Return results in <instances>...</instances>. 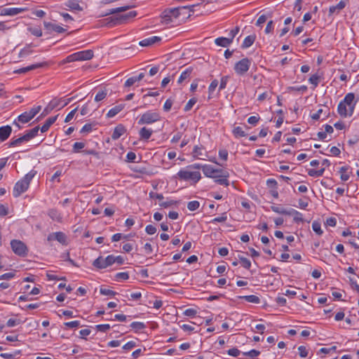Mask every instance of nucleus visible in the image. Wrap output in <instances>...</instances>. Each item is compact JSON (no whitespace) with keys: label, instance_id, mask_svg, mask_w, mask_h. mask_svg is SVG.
<instances>
[{"label":"nucleus","instance_id":"obj_1","mask_svg":"<svg viewBox=\"0 0 359 359\" xmlns=\"http://www.w3.org/2000/svg\"><path fill=\"white\" fill-rule=\"evenodd\" d=\"M187 7H177L165 9L161 15V22L168 25L178 21L179 23L184 22V19L189 17L190 14L185 12Z\"/></svg>","mask_w":359,"mask_h":359},{"label":"nucleus","instance_id":"obj_2","mask_svg":"<svg viewBox=\"0 0 359 359\" xmlns=\"http://www.w3.org/2000/svg\"><path fill=\"white\" fill-rule=\"evenodd\" d=\"M36 174V171L32 170L26 174L22 179L15 183L13 192L14 197H19L28 189L29 184Z\"/></svg>","mask_w":359,"mask_h":359},{"label":"nucleus","instance_id":"obj_3","mask_svg":"<svg viewBox=\"0 0 359 359\" xmlns=\"http://www.w3.org/2000/svg\"><path fill=\"white\" fill-rule=\"evenodd\" d=\"M203 172L207 177L213 179L219 178V177L229 176L228 171L222 169L215 168L212 165L207 164L204 165V167L203 168Z\"/></svg>","mask_w":359,"mask_h":359},{"label":"nucleus","instance_id":"obj_4","mask_svg":"<svg viewBox=\"0 0 359 359\" xmlns=\"http://www.w3.org/2000/svg\"><path fill=\"white\" fill-rule=\"evenodd\" d=\"M93 51L92 50H81L68 55L66 59V62H72L75 61H84L93 58Z\"/></svg>","mask_w":359,"mask_h":359},{"label":"nucleus","instance_id":"obj_5","mask_svg":"<svg viewBox=\"0 0 359 359\" xmlns=\"http://www.w3.org/2000/svg\"><path fill=\"white\" fill-rule=\"evenodd\" d=\"M177 176L180 180L185 181L191 180L194 183L198 182L201 178V175L199 171H194L189 168L187 170H180L177 172Z\"/></svg>","mask_w":359,"mask_h":359},{"label":"nucleus","instance_id":"obj_6","mask_svg":"<svg viewBox=\"0 0 359 359\" xmlns=\"http://www.w3.org/2000/svg\"><path fill=\"white\" fill-rule=\"evenodd\" d=\"M160 119L161 116L158 113L152 111H148L140 116L137 123L139 125L151 124L159 121Z\"/></svg>","mask_w":359,"mask_h":359},{"label":"nucleus","instance_id":"obj_7","mask_svg":"<svg viewBox=\"0 0 359 359\" xmlns=\"http://www.w3.org/2000/svg\"><path fill=\"white\" fill-rule=\"evenodd\" d=\"M11 247L13 252L20 257H25L27 255L28 249L27 245L20 240H12Z\"/></svg>","mask_w":359,"mask_h":359},{"label":"nucleus","instance_id":"obj_8","mask_svg":"<svg viewBox=\"0 0 359 359\" xmlns=\"http://www.w3.org/2000/svg\"><path fill=\"white\" fill-rule=\"evenodd\" d=\"M251 63L248 57L243 58L235 64L233 69L238 75L243 76L249 70Z\"/></svg>","mask_w":359,"mask_h":359},{"label":"nucleus","instance_id":"obj_9","mask_svg":"<svg viewBox=\"0 0 359 359\" xmlns=\"http://www.w3.org/2000/svg\"><path fill=\"white\" fill-rule=\"evenodd\" d=\"M114 263V255H108L106 258L100 256L93 262V266L99 269H105Z\"/></svg>","mask_w":359,"mask_h":359},{"label":"nucleus","instance_id":"obj_10","mask_svg":"<svg viewBox=\"0 0 359 359\" xmlns=\"http://www.w3.org/2000/svg\"><path fill=\"white\" fill-rule=\"evenodd\" d=\"M27 10V8H5L1 10L0 15L14 16Z\"/></svg>","mask_w":359,"mask_h":359},{"label":"nucleus","instance_id":"obj_11","mask_svg":"<svg viewBox=\"0 0 359 359\" xmlns=\"http://www.w3.org/2000/svg\"><path fill=\"white\" fill-rule=\"evenodd\" d=\"M43 25L48 34H50L52 32H55L57 33H63L66 30L65 29H64L63 27H62L60 25L53 24L51 22H46V21L43 22Z\"/></svg>","mask_w":359,"mask_h":359},{"label":"nucleus","instance_id":"obj_12","mask_svg":"<svg viewBox=\"0 0 359 359\" xmlns=\"http://www.w3.org/2000/svg\"><path fill=\"white\" fill-rule=\"evenodd\" d=\"M354 98V94L352 93H349L347 95H346L344 99L341 101L348 106L349 110V116H351L353 112L355 107V104L353 103Z\"/></svg>","mask_w":359,"mask_h":359},{"label":"nucleus","instance_id":"obj_13","mask_svg":"<svg viewBox=\"0 0 359 359\" xmlns=\"http://www.w3.org/2000/svg\"><path fill=\"white\" fill-rule=\"evenodd\" d=\"M137 15V12L135 11H130L126 14H123L119 15L117 18H115V19H111V21L114 22V25H116L118 23H121L123 22H125L126 20L133 18Z\"/></svg>","mask_w":359,"mask_h":359},{"label":"nucleus","instance_id":"obj_14","mask_svg":"<svg viewBox=\"0 0 359 359\" xmlns=\"http://www.w3.org/2000/svg\"><path fill=\"white\" fill-rule=\"evenodd\" d=\"M66 238L65 234L60 231L49 234L48 236V241L56 240L63 245L66 244Z\"/></svg>","mask_w":359,"mask_h":359},{"label":"nucleus","instance_id":"obj_15","mask_svg":"<svg viewBox=\"0 0 359 359\" xmlns=\"http://www.w3.org/2000/svg\"><path fill=\"white\" fill-rule=\"evenodd\" d=\"M46 65V64L45 62L44 63H37V64H34V65H32L27 66L26 67L20 68L19 69L15 70L14 72L16 73V74H25V73H27V72H28L29 71L36 69L39 68V67H44Z\"/></svg>","mask_w":359,"mask_h":359},{"label":"nucleus","instance_id":"obj_16","mask_svg":"<svg viewBox=\"0 0 359 359\" xmlns=\"http://www.w3.org/2000/svg\"><path fill=\"white\" fill-rule=\"evenodd\" d=\"M161 41V38L159 36H154L151 37H149L147 39H144L140 41L139 44L141 46H150L157 42H159Z\"/></svg>","mask_w":359,"mask_h":359},{"label":"nucleus","instance_id":"obj_17","mask_svg":"<svg viewBox=\"0 0 359 359\" xmlns=\"http://www.w3.org/2000/svg\"><path fill=\"white\" fill-rule=\"evenodd\" d=\"M12 132V128L10 126L0 127V140L5 141L8 138Z\"/></svg>","mask_w":359,"mask_h":359},{"label":"nucleus","instance_id":"obj_18","mask_svg":"<svg viewBox=\"0 0 359 359\" xmlns=\"http://www.w3.org/2000/svg\"><path fill=\"white\" fill-rule=\"evenodd\" d=\"M65 5L70 11H83V8L79 5V1H77V0H67L65 3Z\"/></svg>","mask_w":359,"mask_h":359},{"label":"nucleus","instance_id":"obj_19","mask_svg":"<svg viewBox=\"0 0 359 359\" xmlns=\"http://www.w3.org/2000/svg\"><path fill=\"white\" fill-rule=\"evenodd\" d=\"M126 130L125 128V127L121 125V124H119L118 125L114 130V132L111 135V138L112 140H118L121 136H122L125 133H126Z\"/></svg>","mask_w":359,"mask_h":359},{"label":"nucleus","instance_id":"obj_20","mask_svg":"<svg viewBox=\"0 0 359 359\" xmlns=\"http://www.w3.org/2000/svg\"><path fill=\"white\" fill-rule=\"evenodd\" d=\"M348 0H341L336 6H332L329 8V15H331L336 11L339 13L341 10L345 8Z\"/></svg>","mask_w":359,"mask_h":359},{"label":"nucleus","instance_id":"obj_21","mask_svg":"<svg viewBox=\"0 0 359 359\" xmlns=\"http://www.w3.org/2000/svg\"><path fill=\"white\" fill-rule=\"evenodd\" d=\"M57 116H58V115L55 116H51V117H49L48 118H47L46 121H45V123H43V125L41 126V128H40L41 132V133L46 132L49 129V128L55 122V121L57 118Z\"/></svg>","mask_w":359,"mask_h":359},{"label":"nucleus","instance_id":"obj_22","mask_svg":"<svg viewBox=\"0 0 359 359\" xmlns=\"http://www.w3.org/2000/svg\"><path fill=\"white\" fill-rule=\"evenodd\" d=\"M153 133V130L150 128L143 127L139 132L140 137L141 140H149Z\"/></svg>","mask_w":359,"mask_h":359},{"label":"nucleus","instance_id":"obj_23","mask_svg":"<svg viewBox=\"0 0 359 359\" xmlns=\"http://www.w3.org/2000/svg\"><path fill=\"white\" fill-rule=\"evenodd\" d=\"M125 105L123 104H120L114 107L113 108L109 109V111L107 114V116L108 118H112L115 116L116 114H118L120 111H121L123 109Z\"/></svg>","mask_w":359,"mask_h":359},{"label":"nucleus","instance_id":"obj_24","mask_svg":"<svg viewBox=\"0 0 359 359\" xmlns=\"http://www.w3.org/2000/svg\"><path fill=\"white\" fill-rule=\"evenodd\" d=\"M203 150H204V148L202 146H198V145L195 146L193 149L194 157L199 158V159H204L203 157L207 156V155L203 154Z\"/></svg>","mask_w":359,"mask_h":359},{"label":"nucleus","instance_id":"obj_25","mask_svg":"<svg viewBox=\"0 0 359 359\" xmlns=\"http://www.w3.org/2000/svg\"><path fill=\"white\" fill-rule=\"evenodd\" d=\"M192 72H193L192 67H190L187 68L184 71H183L182 72L181 75L180 76V77L178 79L177 83L179 84H181L184 81L190 78Z\"/></svg>","mask_w":359,"mask_h":359},{"label":"nucleus","instance_id":"obj_26","mask_svg":"<svg viewBox=\"0 0 359 359\" xmlns=\"http://www.w3.org/2000/svg\"><path fill=\"white\" fill-rule=\"evenodd\" d=\"M215 43L218 46L228 47L232 42L231 39L218 37L215 40Z\"/></svg>","mask_w":359,"mask_h":359},{"label":"nucleus","instance_id":"obj_27","mask_svg":"<svg viewBox=\"0 0 359 359\" xmlns=\"http://www.w3.org/2000/svg\"><path fill=\"white\" fill-rule=\"evenodd\" d=\"M255 39H256V36L255 34L249 35V36H246L241 45V48H249L254 43Z\"/></svg>","mask_w":359,"mask_h":359},{"label":"nucleus","instance_id":"obj_28","mask_svg":"<svg viewBox=\"0 0 359 359\" xmlns=\"http://www.w3.org/2000/svg\"><path fill=\"white\" fill-rule=\"evenodd\" d=\"M347 105L344 104V102H340L339 105H338V107H337V110H338V113L340 114V116H347L348 115L349 116V110L347 109Z\"/></svg>","mask_w":359,"mask_h":359},{"label":"nucleus","instance_id":"obj_29","mask_svg":"<svg viewBox=\"0 0 359 359\" xmlns=\"http://www.w3.org/2000/svg\"><path fill=\"white\" fill-rule=\"evenodd\" d=\"M130 8V6H121L115 8L110 9L108 12L102 15V16H107L108 15L124 12Z\"/></svg>","mask_w":359,"mask_h":359},{"label":"nucleus","instance_id":"obj_30","mask_svg":"<svg viewBox=\"0 0 359 359\" xmlns=\"http://www.w3.org/2000/svg\"><path fill=\"white\" fill-rule=\"evenodd\" d=\"M232 133L236 137H241L247 135L243 128L240 126L235 127Z\"/></svg>","mask_w":359,"mask_h":359},{"label":"nucleus","instance_id":"obj_31","mask_svg":"<svg viewBox=\"0 0 359 359\" xmlns=\"http://www.w3.org/2000/svg\"><path fill=\"white\" fill-rule=\"evenodd\" d=\"M130 327L135 332H138L144 330L146 327V325L142 322H133L130 324Z\"/></svg>","mask_w":359,"mask_h":359},{"label":"nucleus","instance_id":"obj_32","mask_svg":"<svg viewBox=\"0 0 359 359\" xmlns=\"http://www.w3.org/2000/svg\"><path fill=\"white\" fill-rule=\"evenodd\" d=\"M61 102H62L61 98L60 99H53V100H51L49 102L48 106L46 107V109H49L50 111H52L55 108L57 107L60 104Z\"/></svg>","mask_w":359,"mask_h":359},{"label":"nucleus","instance_id":"obj_33","mask_svg":"<svg viewBox=\"0 0 359 359\" xmlns=\"http://www.w3.org/2000/svg\"><path fill=\"white\" fill-rule=\"evenodd\" d=\"M241 298L244 299L248 302L253 303V304H259L260 303V299L256 296V295H247L241 297Z\"/></svg>","mask_w":359,"mask_h":359},{"label":"nucleus","instance_id":"obj_34","mask_svg":"<svg viewBox=\"0 0 359 359\" xmlns=\"http://www.w3.org/2000/svg\"><path fill=\"white\" fill-rule=\"evenodd\" d=\"M31 119H32V117L29 115V114L27 111L22 113L18 117V121L22 123H28Z\"/></svg>","mask_w":359,"mask_h":359},{"label":"nucleus","instance_id":"obj_35","mask_svg":"<svg viewBox=\"0 0 359 359\" xmlns=\"http://www.w3.org/2000/svg\"><path fill=\"white\" fill-rule=\"evenodd\" d=\"M107 95V90L106 89L101 90L98 91L97 93L96 94V95L95 97V100L96 102L102 101V100H104L106 97Z\"/></svg>","mask_w":359,"mask_h":359},{"label":"nucleus","instance_id":"obj_36","mask_svg":"<svg viewBox=\"0 0 359 359\" xmlns=\"http://www.w3.org/2000/svg\"><path fill=\"white\" fill-rule=\"evenodd\" d=\"M348 168L343 166L340 168L339 172L341 173V180L342 181H347L349 179V175L347 173Z\"/></svg>","mask_w":359,"mask_h":359},{"label":"nucleus","instance_id":"obj_37","mask_svg":"<svg viewBox=\"0 0 359 359\" xmlns=\"http://www.w3.org/2000/svg\"><path fill=\"white\" fill-rule=\"evenodd\" d=\"M229 177H219V178H215V182L219 184L228 187L229 185Z\"/></svg>","mask_w":359,"mask_h":359},{"label":"nucleus","instance_id":"obj_38","mask_svg":"<svg viewBox=\"0 0 359 359\" xmlns=\"http://www.w3.org/2000/svg\"><path fill=\"white\" fill-rule=\"evenodd\" d=\"M200 206V203L197 201H192L188 203L187 204V208L190 211H194L196 210Z\"/></svg>","mask_w":359,"mask_h":359},{"label":"nucleus","instance_id":"obj_39","mask_svg":"<svg viewBox=\"0 0 359 359\" xmlns=\"http://www.w3.org/2000/svg\"><path fill=\"white\" fill-rule=\"evenodd\" d=\"M312 229L314 232L318 235L320 236L323 234V230L321 229L320 224L318 222H313L312 224Z\"/></svg>","mask_w":359,"mask_h":359},{"label":"nucleus","instance_id":"obj_40","mask_svg":"<svg viewBox=\"0 0 359 359\" xmlns=\"http://www.w3.org/2000/svg\"><path fill=\"white\" fill-rule=\"evenodd\" d=\"M20 353H21L20 351H16L13 352V353H1L0 356L1 358H6V359H13L16 355H20Z\"/></svg>","mask_w":359,"mask_h":359},{"label":"nucleus","instance_id":"obj_41","mask_svg":"<svg viewBox=\"0 0 359 359\" xmlns=\"http://www.w3.org/2000/svg\"><path fill=\"white\" fill-rule=\"evenodd\" d=\"M239 259L241 261V263L242 264V266L246 269H249L251 266V262L245 258V257H239Z\"/></svg>","mask_w":359,"mask_h":359},{"label":"nucleus","instance_id":"obj_42","mask_svg":"<svg viewBox=\"0 0 359 359\" xmlns=\"http://www.w3.org/2000/svg\"><path fill=\"white\" fill-rule=\"evenodd\" d=\"M28 30L34 36H36L37 37H40L42 36V31L39 27H30L28 29Z\"/></svg>","mask_w":359,"mask_h":359},{"label":"nucleus","instance_id":"obj_43","mask_svg":"<svg viewBox=\"0 0 359 359\" xmlns=\"http://www.w3.org/2000/svg\"><path fill=\"white\" fill-rule=\"evenodd\" d=\"M287 90L289 92H292V91H301V92H305L307 90V86H298V87H296V86H290L287 88Z\"/></svg>","mask_w":359,"mask_h":359},{"label":"nucleus","instance_id":"obj_44","mask_svg":"<svg viewBox=\"0 0 359 359\" xmlns=\"http://www.w3.org/2000/svg\"><path fill=\"white\" fill-rule=\"evenodd\" d=\"M115 278L116 280H126L129 278V274L127 272H119L116 274Z\"/></svg>","mask_w":359,"mask_h":359},{"label":"nucleus","instance_id":"obj_45","mask_svg":"<svg viewBox=\"0 0 359 359\" xmlns=\"http://www.w3.org/2000/svg\"><path fill=\"white\" fill-rule=\"evenodd\" d=\"M229 76H224L221 78L220 84L219 86V90H222L226 88V83L229 81Z\"/></svg>","mask_w":359,"mask_h":359},{"label":"nucleus","instance_id":"obj_46","mask_svg":"<svg viewBox=\"0 0 359 359\" xmlns=\"http://www.w3.org/2000/svg\"><path fill=\"white\" fill-rule=\"evenodd\" d=\"M259 354H260V351L255 350V349H252L250 351L243 353V355H248V356L250 357L251 358H255Z\"/></svg>","mask_w":359,"mask_h":359},{"label":"nucleus","instance_id":"obj_47","mask_svg":"<svg viewBox=\"0 0 359 359\" xmlns=\"http://www.w3.org/2000/svg\"><path fill=\"white\" fill-rule=\"evenodd\" d=\"M196 102H197V100L196 98L190 99L188 101V102L187 103V104L185 105L184 110L185 111H189L192 108V107L196 104Z\"/></svg>","mask_w":359,"mask_h":359},{"label":"nucleus","instance_id":"obj_48","mask_svg":"<svg viewBox=\"0 0 359 359\" xmlns=\"http://www.w3.org/2000/svg\"><path fill=\"white\" fill-rule=\"evenodd\" d=\"M48 215L54 220H59L60 217L58 212L55 209H51L48 211Z\"/></svg>","mask_w":359,"mask_h":359},{"label":"nucleus","instance_id":"obj_49","mask_svg":"<svg viewBox=\"0 0 359 359\" xmlns=\"http://www.w3.org/2000/svg\"><path fill=\"white\" fill-rule=\"evenodd\" d=\"M303 0H297L294 5V11L293 14L295 15L296 12L300 13L302 10V4Z\"/></svg>","mask_w":359,"mask_h":359},{"label":"nucleus","instance_id":"obj_50","mask_svg":"<svg viewBox=\"0 0 359 359\" xmlns=\"http://www.w3.org/2000/svg\"><path fill=\"white\" fill-rule=\"evenodd\" d=\"M41 107L37 106L36 107L32 108L29 111H27L29 115L33 118L41 110Z\"/></svg>","mask_w":359,"mask_h":359},{"label":"nucleus","instance_id":"obj_51","mask_svg":"<svg viewBox=\"0 0 359 359\" xmlns=\"http://www.w3.org/2000/svg\"><path fill=\"white\" fill-rule=\"evenodd\" d=\"M85 144L83 142H76L73 145V151L74 153L79 152L80 149L84 148Z\"/></svg>","mask_w":359,"mask_h":359},{"label":"nucleus","instance_id":"obj_52","mask_svg":"<svg viewBox=\"0 0 359 359\" xmlns=\"http://www.w3.org/2000/svg\"><path fill=\"white\" fill-rule=\"evenodd\" d=\"M292 216H293L294 222H297V223L303 222L302 214L301 212H299V211L295 210L294 214Z\"/></svg>","mask_w":359,"mask_h":359},{"label":"nucleus","instance_id":"obj_53","mask_svg":"<svg viewBox=\"0 0 359 359\" xmlns=\"http://www.w3.org/2000/svg\"><path fill=\"white\" fill-rule=\"evenodd\" d=\"M320 77L317 74H313L309 79V82L315 87L318 85Z\"/></svg>","mask_w":359,"mask_h":359},{"label":"nucleus","instance_id":"obj_54","mask_svg":"<svg viewBox=\"0 0 359 359\" xmlns=\"http://www.w3.org/2000/svg\"><path fill=\"white\" fill-rule=\"evenodd\" d=\"M299 354L301 358H306L308 355V350L304 346L298 347Z\"/></svg>","mask_w":359,"mask_h":359},{"label":"nucleus","instance_id":"obj_55","mask_svg":"<svg viewBox=\"0 0 359 359\" xmlns=\"http://www.w3.org/2000/svg\"><path fill=\"white\" fill-rule=\"evenodd\" d=\"M218 81L217 79H214L210 84L209 86V88H208V92H209V94L211 95L215 90V88L217 87L218 86Z\"/></svg>","mask_w":359,"mask_h":359},{"label":"nucleus","instance_id":"obj_56","mask_svg":"<svg viewBox=\"0 0 359 359\" xmlns=\"http://www.w3.org/2000/svg\"><path fill=\"white\" fill-rule=\"evenodd\" d=\"M95 327L97 331L105 332L110 329V325L109 324H102L97 325Z\"/></svg>","mask_w":359,"mask_h":359},{"label":"nucleus","instance_id":"obj_57","mask_svg":"<svg viewBox=\"0 0 359 359\" xmlns=\"http://www.w3.org/2000/svg\"><path fill=\"white\" fill-rule=\"evenodd\" d=\"M136 342L134 341H130L127 342L125 345H123V348L126 351L131 350L134 347L136 346Z\"/></svg>","mask_w":359,"mask_h":359},{"label":"nucleus","instance_id":"obj_58","mask_svg":"<svg viewBox=\"0 0 359 359\" xmlns=\"http://www.w3.org/2000/svg\"><path fill=\"white\" fill-rule=\"evenodd\" d=\"M100 293L107 296H114L116 294L114 291L106 288H100Z\"/></svg>","mask_w":359,"mask_h":359},{"label":"nucleus","instance_id":"obj_59","mask_svg":"<svg viewBox=\"0 0 359 359\" xmlns=\"http://www.w3.org/2000/svg\"><path fill=\"white\" fill-rule=\"evenodd\" d=\"M64 325L66 327H68L69 328H74V327H77L80 325V322L79 320H74V321L65 323Z\"/></svg>","mask_w":359,"mask_h":359},{"label":"nucleus","instance_id":"obj_60","mask_svg":"<svg viewBox=\"0 0 359 359\" xmlns=\"http://www.w3.org/2000/svg\"><path fill=\"white\" fill-rule=\"evenodd\" d=\"M267 16L265 15H262L259 17L256 22V25L258 27H262V25L266 21Z\"/></svg>","mask_w":359,"mask_h":359},{"label":"nucleus","instance_id":"obj_61","mask_svg":"<svg viewBox=\"0 0 359 359\" xmlns=\"http://www.w3.org/2000/svg\"><path fill=\"white\" fill-rule=\"evenodd\" d=\"M226 219H227V217H226V213L224 212V213H223V214L222 215V216L214 218V219L212 220V223H216V222H224Z\"/></svg>","mask_w":359,"mask_h":359},{"label":"nucleus","instance_id":"obj_62","mask_svg":"<svg viewBox=\"0 0 359 359\" xmlns=\"http://www.w3.org/2000/svg\"><path fill=\"white\" fill-rule=\"evenodd\" d=\"M145 231L149 234V235H152V234H154L156 232V228L151 225V224H149L146 226L145 228Z\"/></svg>","mask_w":359,"mask_h":359},{"label":"nucleus","instance_id":"obj_63","mask_svg":"<svg viewBox=\"0 0 359 359\" xmlns=\"http://www.w3.org/2000/svg\"><path fill=\"white\" fill-rule=\"evenodd\" d=\"M20 323V320H16V319H9L6 325L9 327H14L17 325H19Z\"/></svg>","mask_w":359,"mask_h":359},{"label":"nucleus","instance_id":"obj_64","mask_svg":"<svg viewBox=\"0 0 359 359\" xmlns=\"http://www.w3.org/2000/svg\"><path fill=\"white\" fill-rule=\"evenodd\" d=\"M93 125L90 123L85 124L81 130V133H90L92 131Z\"/></svg>","mask_w":359,"mask_h":359}]
</instances>
